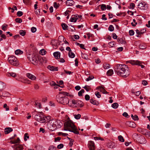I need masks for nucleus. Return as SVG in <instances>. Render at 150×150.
<instances>
[{"instance_id":"f257e3e1","label":"nucleus","mask_w":150,"mask_h":150,"mask_svg":"<svg viewBox=\"0 0 150 150\" xmlns=\"http://www.w3.org/2000/svg\"><path fill=\"white\" fill-rule=\"evenodd\" d=\"M115 71L117 75L127 77L130 74L128 67L125 64H117L115 69Z\"/></svg>"},{"instance_id":"f03ea898","label":"nucleus","mask_w":150,"mask_h":150,"mask_svg":"<svg viewBox=\"0 0 150 150\" xmlns=\"http://www.w3.org/2000/svg\"><path fill=\"white\" fill-rule=\"evenodd\" d=\"M69 94V93L67 92H59V94L56 96V100L58 102L64 105H66L69 102V98L67 97Z\"/></svg>"},{"instance_id":"7ed1b4c3","label":"nucleus","mask_w":150,"mask_h":150,"mask_svg":"<svg viewBox=\"0 0 150 150\" xmlns=\"http://www.w3.org/2000/svg\"><path fill=\"white\" fill-rule=\"evenodd\" d=\"M65 130L69 131L76 134H79V132L76 130V128L74 123L71 120L65 122L64 124Z\"/></svg>"},{"instance_id":"20e7f679","label":"nucleus","mask_w":150,"mask_h":150,"mask_svg":"<svg viewBox=\"0 0 150 150\" xmlns=\"http://www.w3.org/2000/svg\"><path fill=\"white\" fill-rule=\"evenodd\" d=\"M8 60L11 64L14 66H18L19 65L18 60L14 56H12L9 57Z\"/></svg>"},{"instance_id":"39448f33","label":"nucleus","mask_w":150,"mask_h":150,"mask_svg":"<svg viewBox=\"0 0 150 150\" xmlns=\"http://www.w3.org/2000/svg\"><path fill=\"white\" fill-rule=\"evenodd\" d=\"M35 119L41 123H44L45 122V118L44 116L41 113H37L34 116Z\"/></svg>"},{"instance_id":"423d86ee","label":"nucleus","mask_w":150,"mask_h":150,"mask_svg":"<svg viewBox=\"0 0 150 150\" xmlns=\"http://www.w3.org/2000/svg\"><path fill=\"white\" fill-rule=\"evenodd\" d=\"M54 121V119L49 121L47 124V127L50 130L53 131L56 129V127L55 126Z\"/></svg>"},{"instance_id":"0eeeda50","label":"nucleus","mask_w":150,"mask_h":150,"mask_svg":"<svg viewBox=\"0 0 150 150\" xmlns=\"http://www.w3.org/2000/svg\"><path fill=\"white\" fill-rule=\"evenodd\" d=\"M127 63H129L132 65H139L142 68H144V66L141 64H142V62L139 60H129L128 61L126 62Z\"/></svg>"},{"instance_id":"6e6552de","label":"nucleus","mask_w":150,"mask_h":150,"mask_svg":"<svg viewBox=\"0 0 150 150\" xmlns=\"http://www.w3.org/2000/svg\"><path fill=\"white\" fill-rule=\"evenodd\" d=\"M10 142L12 144H15L13 146L14 150H19V137L14 141H11Z\"/></svg>"},{"instance_id":"1a4fd4ad","label":"nucleus","mask_w":150,"mask_h":150,"mask_svg":"<svg viewBox=\"0 0 150 150\" xmlns=\"http://www.w3.org/2000/svg\"><path fill=\"white\" fill-rule=\"evenodd\" d=\"M28 58L30 62H31L33 64L36 65L37 64L38 61L35 55H30V56L28 57Z\"/></svg>"},{"instance_id":"9d476101","label":"nucleus","mask_w":150,"mask_h":150,"mask_svg":"<svg viewBox=\"0 0 150 150\" xmlns=\"http://www.w3.org/2000/svg\"><path fill=\"white\" fill-rule=\"evenodd\" d=\"M138 8L141 10H146L147 9V5L144 2L140 3L138 5Z\"/></svg>"},{"instance_id":"9b49d317","label":"nucleus","mask_w":150,"mask_h":150,"mask_svg":"<svg viewBox=\"0 0 150 150\" xmlns=\"http://www.w3.org/2000/svg\"><path fill=\"white\" fill-rule=\"evenodd\" d=\"M54 124L55 126L56 127V129L57 128H59L62 126L63 124L62 122L59 120H57L55 119H54Z\"/></svg>"},{"instance_id":"f8f14e48","label":"nucleus","mask_w":150,"mask_h":150,"mask_svg":"<svg viewBox=\"0 0 150 150\" xmlns=\"http://www.w3.org/2000/svg\"><path fill=\"white\" fill-rule=\"evenodd\" d=\"M88 146L90 150H95V146L93 142L90 141L88 144Z\"/></svg>"},{"instance_id":"ddd939ff","label":"nucleus","mask_w":150,"mask_h":150,"mask_svg":"<svg viewBox=\"0 0 150 150\" xmlns=\"http://www.w3.org/2000/svg\"><path fill=\"white\" fill-rule=\"evenodd\" d=\"M26 76L30 79L35 81L36 79V77L30 73H28L26 74Z\"/></svg>"},{"instance_id":"4468645a","label":"nucleus","mask_w":150,"mask_h":150,"mask_svg":"<svg viewBox=\"0 0 150 150\" xmlns=\"http://www.w3.org/2000/svg\"><path fill=\"white\" fill-rule=\"evenodd\" d=\"M47 68L50 70L52 71H57L58 70V68L57 67H55L51 65L48 66Z\"/></svg>"},{"instance_id":"2eb2a0df","label":"nucleus","mask_w":150,"mask_h":150,"mask_svg":"<svg viewBox=\"0 0 150 150\" xmlns=\"http://www.w3.org/2000/svg\"><path fill=\"white\" fill-rule=\"evenodd\" d=\"M107 146L108 148L111 149H112L115 147V143L111 142L108 143Z\"/></svg>"},{"instance_id":"dca6fc26","label":"nucleus","mask_w":150,"mask_h":150,"mask_svg":"<svg viewBox=\"0 0 150 150\" xmlns=\"http://www.w3.org/2000/svg\"><path fill=\"white\" fill-rule=\"evenodd\" d=\"M146 129H144L141 128H138L137 129V131L141 134L144 135L146 132Z\"/></svg>"},{"instance_id":"f3484780","label":"nucleus","mask_w":150,"mask_h":150,"mask_svg":"<svg viewBox=\"0 0 150 150\" xmlns=\"http://www.w3.org/2000/svg\"><path fill=\"white\" fill-rule=\"evenodd\" d=\"M74 4V2L72 0H68L67 1L66 4L67 6H72Z\"/></svg>"},{"instance_id":"a211bd4d","label":"nucleus","mask_w":150,"mask_h":150,"mask_svg":"<svg viewBox=\"0 0 150 150\" xmlns=\"http://www.w3.org/2000/svg\"><path fill=\"white\" fill-rule=\"evenodd\" d=\"M13 131V129L11 127H6L4 129V133L7 134Z\"/></svg>"},{"instance_id":"6ab92c4d","label":"nucleus","mask_w":150,"mask_h":150,"mask_svg":"<svg viewBox=\"0 0 150 150\" xmlns=\"http://www.w3.org/2000/svg\"><path fill=\"white\" fill-rule=\"evenodd\" d=\"M50 84L51 86H54V88L55 89L57 88L60 87V86L57 84L54 81L50 82Z\"/></svg>"},{"instance_id":"aec40b11","label":"nucleus","mask_w":150,"mask_h":150,"mask_svg":"<svg viewBox=\"0 0 150 150\" xmlns=\"http://www.w3.org/2000/svg\"><path fill=\"white\" fill-rule=\"evenodd\" d=\"M53 55L56 59H58L60 57V53L59 52H56L54 53Z\"/></svg>"},{"instance_id":"412c9836","label":"nucleus","mask_w":150,"mask_h":150,"mask_svg":"<svg viewBox=\"0 0 150 150\" xmlns=\"http://www.w3.org/2000/svg\"><path fill=\"white\" fill-rule=\"evenodd\" d=\"M6 85L4 83L0 81V91H2L5 88Z\"/></svg>"},{"instance_id":"4be33fe9","label":"nucleus","mask_w":150,"mask_h":150,"mask_svg":"<svg viewBox=\"0 0 150 150\" xmlns=\"http://www.w3.org/2000/svg\"><path fill=\"white\" fill-rule=\"evenodd\" d=\"M76 107H82L83 106V104L82 101L80 100H77Z\"/></svg>"},{"instance_id":"5701e85b","label":"nucleus","mask_w":150,"mask_h":150,"mask_svg":"<svg viewBox=\"0 0 150 150\" xmlns=\"http://www.w3.org/2000/svg\"><path fill=\"white\" fill-rule=\"evenodd\" d=\"M77 19V18L76 16H75V15H72L70 19V21L71 22H75Z\"/></svg>"},{"instance_id":"b1692460","label":"nucleus","mask_w":150,"mask_h":150,"mask_svg":"<svg viewBox=\"0 0 150 150\" xmlns=\"http://www.w3.org/2000/svg\"><path fill=\"white\" fill-rule=\"evenodd\" d=\"M6 75L8 76H12L13 77H15L16 76V73L13 72H8L6 74Z\"/></svg>"},{"instance_id":"393cba45","label":"nucleus","mask_w":150,"mask_h":150,"mask_svg":"<svg viewBox=\"0 0 150 150\" xmlns=\"http://www.w3.org/2000/svg\"><path fill=\"white\" fill-rule=\"evenodd\" d=\"M76 101L77 100H76L74 99H71V100H70V103H71L72 104L71 105L72 106H74L75 107H76Z\"/></svg>"},{"instance_id":"a878e982","label":"nucleus","mask_w":150,"mask_h":150,"mask_svg":"<svg viewBox=\"0 0 150 150\" xmlns=\"http://www.w3.org/2000/svg\"><path fill=\"white\" fill-rule=\"evenodd\" d=\"M139 143L140 144H144L146 143V140L144 137H142L140 139Z\"/></svg>"},{"instance_id":"bb28decb","label":"nucleus","mask_w":150,"mask_h":150,"mask_svg":"<svg viewBox=\"0 0 150 150\" xmlns=\"http://www.w3.org/2000/svg\"><path fill=\"white\" fill-rule=\"evenodd\" d=\"M81 55L82 58L85 59H88V56L86 54L81 52Z\"/></svg>"},{"instance_id":"cd10ccee","label":"nucleus","mask_w":150,"mask_h":150,"mask_svg":"<svg viewBox=\"0 0 150 150\" xmlns=\"http://www.w3.org/2000/svg\"><path fill=\"white\" fill-rule=\"evenodd\" d=\"M107 74L109 76H111L113 74V71L112 69L109 70L107 73Z\"/></svg>"},{"instance_id":"c85d7f7f","label":"nucleus","mask_w":150,"mask_h":150,"mask_svg":"<svg viewBox=\"0 0 150 150\" xmlns=\"http://www.w3.org/2000/svg\"><path fill=\"white\" fill-rule=\"evenodd\" d=\"M90 102L91 103L95 105H97L98 104V102L97 101L92 99H90Z\"/></svg>"},{"instance_id":"c756f323","label":"nucleus","mask_w":150,"mask_h":150,"mask_svg":"<svg viewBox=\"0 0 150 150\" xmlns=\"http://www.w3.org/2000/svg\"><path fill=\"white\" fill-rule=\"evenodd\" d=\"M62 26L63 30H66L68 29L67 28L68 27V26L66 24L62 23Z\"/></svg>"},{"instance_id":"7c9ffc66","label":"nucleus","mask_w":150,"mask_h":150,"mask_svg":"<svg viewBox=\"0 0 150 150\" xmlns=\"http://www.w3.org/2000/svg\"><path fill=\"white\" fill-rule=\"evenodd\" d=\"M0 92V97L2 98V97H5V95H6L7 92L6 91H1Z\"/></svg>"},{"instance_id":"2f4dec72","label":"nucleus","mask_w":150,"mask_h":150,"mask_svg":"<svg viewBox=\"0 0 150 150\" xmlns=\"http://www.w3.org/2000/svg\"><path fill=\"white\" fill-rule=\"evenodd\" d=\"M35 105L36 107L39 108H41V105L40 103H39L37 101L35 102Z\"/></svg>"},{"instance_id":"473e14b6","label":"nucleus","mask_w":150,"mask_h":150,"mask_svg":"<svg viewBox=\"0 0 150 150\" xmlns=\"http://www.w3.org/2000/svg\"><path fill=\"white\" fill-rule=\"evenodd\" d=\"M119 140L121 142H124L125 141V139L121 135H119L118 137Z\"/></svg>"},{"instance_id":"72a5a7b5","label":"nucleus","mask_w":150,"mask_h":150,"mask_svg":"<svg viewBox=\"0 0 150 150\" xmlns=\"http://www.w3.org/2000/svg\"><path fill=\"white\" fill-rule=\"evenodd\" d=\"M118 106V104L117 103H115L112 105V107L114 109H117Z\"/></svg>"},{"instance_id":"f704fd0d","label":"nucleus","mask_w":150,"mask_h":150,"mask_svg":"<svg viewBox=\"0 0 150 150\" xmlns=\"http://www.w3.org/2000/svg\"><path fill=\"white\" fill-rule=\"evenodd\" d=\"M129 126V127L133 128H134L136 126L135 124L133 122H130Z\"/></svg>"},{"instance_id":"c9c22d12","label":"nucleus","mask_w":150,"mask_h":150,"mask_svg":"<svg viewBox=\"0 0 150 150\" xmlns=\"http://www.w3.org/2000/svg\"><path fill=\"white\" fill-rule=\"evenodd\" d=\"M68 55L69 57L71 58H73L75 57V54L71 52V51L70 52H69Z\"/></svg>"},{"instance_id":"e433bc0d","label":"nucleus","mask_w":150,"mask_h":150,"mask_svg":"<svg viewBox=\"0 0 150 150\" xmlns=\"http://www.w3.org/2000/svg\"><path fill=\"white\" fill-rule=\"evenodd\" d=\"M26 34L25 30H20L19 31V34L22 36H24Z\"/></svg>"},{"instance_id":"4c0bfd02","label":"nucleus","mask_w":150,"mask_h":150,"mask_svg":"<svg viewBox=\"0 0 150 150\" xmlns=\"http://www.w3.org/2000/svg\"><path fill=\"white\" fill-rule=\"evenodd\" d=\"M144 135H145L146 137L150 139V132H148L147 131V130H146V132L145 133V134H144Z\"/></svg>"},{"instance_id":"58836bf2","label":"nucleus","mask_w":150,"mask_h":150,"mask_svg":"<svg viewBox=\"0 0 150 150\" xmlns=\"http://www.w3.org/2000/svg\"><path fill=\"white\" fill-rule=\"evenodd\" d=\"M46 51L44 49L41 50L39 52L42 55H44L45 54Z\"/></svg>"},{"instance_id":"ea45409f","label":"nucleus","mask_w":150,"mask_h":150,"mask_svg":"<svg viewBox=\"0 0 150 150\" xmlns=\"http://www.w3.org/2000/svg\"><path fill=\"white\" fill-rule=\"evenodd\" d=\"M85 91L84 89H82L78 93V96H82V94L84 93Z\"/></svg>"},{"instance_id":"a19ab883","label":"nucleus","mask_w":150,"mask_h":150,"mask_svg":"<svg viewBox=\"0 0 150 150\" xmlns=\"http://www.w3.org/2000/svg\"><path fill=\"white\" fill-rule=\"evenodd\" d=\"M94 78L93 76H89L88 78L86 79L85 80L86 81H88L91 80H92Z\"/></svg>"},{"instance_id":"79ce46f5","label":"nucleus","mask_w":150,"mask_h":150,"mask_svg":"<svg viewBox=\"0 0 150 150\" xmlns=\"http://www.w3.org/2000/svg\"><path fill=\"white\" fill-rule=\"evenodd\" d=\"M146 47L145 44H141L139 46V48L140 49H144L146 48Z\"/></svg>"},{"instance_id":"37998d69","label":"nucleus","mask_w":150,"mask_h":150,"mask_svg":"<svg viewBox=\"0 0 150 150\" xmlns=\"http://www.w3.org/2000/svg\"><path fill=\"white\" fill-rule=\"evenodd\" d=\"M56 41L55 40H54L53 41V42H52V45H54L55 47H57L58 45H59V43H58L57 42H56Z\"/></svg>"},{"instance_id":"c03bdc74","label":"nucleus","mask_w":150,"mask_h":150,"mask_svg":"<svg viewBox=\"0 0 150 150\" xmlns=\"http://www.w3.org/2000/svg\"><path fill=\"white\" fill-rule=\"evenodd\" d=\"M3 107L4 109H5L6 111H8L9 110V107L7 106L6 104L5 103Z\"/></svg>"},{"instance_id":"a18cd8bd","label":"nucleus","mask_w":150,"mask_h":150,"mask_svg":"<svg viewBox=\"0 0 150 150\" xmlns=\"http://www.w3.org/2000/svg\"><path fill=\"white\" fill-rule=\"evenodd\" d=\"M133 21L134 24L132 22L131 23V24L133 26L135 27L136 26V25L137 24V22H136V20L135 19H133Z\"/></svg>"},{"instance_id":"49530a36","label":"nucleus","mask_w":150,"mask_h":150,"mask_svg":"<svg viewBox=\"0 0 150 150\" xmlns=\"http://www.w3.org/2000/svg\"><path fill=\"white\" fill-rule=\"evenodd\" d=\"M95 94L98 98H100L101 97V96L99 92H96L95 93Z\"/></svg>"},{"instance_id":"de8ad7c7","label":"nucleus","mask_w":150,"mask_h":150,"mask_svg":"<svg viewBox=\"0 0 150 150\" xmlns=\"http://www.w3.org/2000/svg\"><path fill=\"white\" fill-rule=\"evenodd\" d=\"M114 27H113V26L112 25H110L108 28V30H109L110 31H112L114 30Z\"/></svg>"},{"instance_id":"09e8293b","label":"nucleus","mask_w":150,"mask_h":150,"mask_svg":"<svg viewBox=\"0 0 150 150\" xmlns=\"http://www.w3.org/2000/svg\"><path fill=\"white\" fill-rule=\"evenodd\" d=\"M48 150H57V149L54 146H50Z\"/></svg>"},{"instance_id":"8fccbe9b","label":"nucleus","mask_w":150,"mask_h":150,"mask_svg":"<svg viewBox=\"0 0 150 150\" xmlns=\"http://www.w3.org/2000/svg\"><path fill=\"white\" fill-rule=\"evenodd\" d=\"M74 118L77 120L79 119L81 117V115L80 114H78L77 115H75Z\"/></svg>"},{"instance_id":"3c124183","label":"nucleus","mask_w":150,"mask_h":150,"mask_svg":"<svg viewBox=\"0 0 150 150\" xmlns=\"http://www.w3.org/2000/svg\"><path fill=\"white\" fill-rule=\"evenodd\" d=\"M94 139L95 140H103V138H102L100 137H93Z\"/></svg>"},{"instance_id":"603ef678","label":"nucleus","mask_w":150,"mask_h":150,"mask_svg":"<svg viewBox=\"0 0 150 150\" xmlns=\"http://www.w3.org/2000/svg\"><path fill=\"white\" fill-rule=\"evenodd\" d=\"M101 9L102 10H104L106 9V6L105 5L103 4L101 5Z\"/></svg>"},{"instance_id":"864d4df0","label":"nucleus","mask_w":150,"mask_h":150,"mask_svg":"<svg viewBox=\"0 0 150 150\" xmlns=\"http://www.w3.org/2000/svg\"><path fill=\"white\" fill-rule=\"evenodd\" d=\"M109 65L108 64H103V67L105 69H107L109 68Z\"/></svg>"},{"instance_id":"5fc2aeb1","label":"nucleus","mask_w":150,"mask_h":150,"mask_svg":"<svg viewBox=\"0 0 150 150\" xmlns=\"http://www.w3.org/2000/svg\"><path fill=\"white\" fill-rule=\"evenodd\" d=\"M100 91L102 92L103 94H107L108 93V92L105 91L104 88H103L101 90H100Z\"/></svg>"},{"instance_id":"6e6d98bb","label":"nucleus","mask_w":150,"mask_h":150,"mask_svg":"<svg viewBox=\"0 0 150 150\" xmlns=\"http://www.w3.org/2000/svg\"><path fill=\"white\" fill-rule=\"evenodd\" d=\"M7 27L8 25H2V29L4 31H5L6 30V28Z\"/></svg>"},{"instance_id":"4d7b16f0","label":"nucleus","mask_w":150,"mask_h":150,"mask_svg":"<svg viewBox=\"0 0 150 150\" xmlns=\"http://www.w3.org/2000/svg\"><path fill=\"white\" fill-rule=\"evenodd\" d=\"M134 32L133 30H130L129 31V35L130 36H132L134 34Z\"/></svg>"},{"instance_id":"13d9d810","label":"nucleus","mask_w":150,"mask_h":150,"mask_svg":"<svg viewBox=\"0 0 150 150\" xmlns=\"http://www.w3.org/2000/svg\"><path fill=\"white\" fill-rule=\"evenodd\" d=\"M45 118V120H47V122H48L52 120L51 117L50 116H47L46 117H44Z\"/></svg>"},{"instance_id":"bf43d9fd","label":"nucleus","mask_w":150,"mask_h":150,"mask_svg":"<svg viewBox=\"0 0 150 150\" xmlns=\"http://www.w3.org/2000/svg\"><path fill=\"white\" fill-rule=\"evenodd\" d=\"M90 98V96L88 94L86 95L85 96V99L86 100H88Z\"/></svg>"},{"instance_id":"052dcab7","label":"nucleus","mask_w":150,"mask_h":150,"mask_svg":"<svg viewBox=\"0 0 150 150\" xmlns=\"http://www.w3.org/2000/svg\"><path fill=\"white\" fill-rule=\"evenodd\" d=\"M28 134L27 133H25L24 135V140L25 141H26L27 140V139L29 138V136L27 135Z\"/></svg>"},{"instance_id":"680f3d73","label":"nucleus","mask_w":150,"mask_h":150,"mask_svg":"<svg viewBox=\"0 0 150 150\" xmlns=\"http://www.w3.org/2000/svg\"><path fill=\"white\" fill-rule=\"evenodd\" d=\"M60 40H63L64 41V37L62 36H59V37H58V40L60 42H62V41H60Z\"/></svg>"},{"instance_id":"e2e57ef3","label":"nucleus","mask_w":150,"mask_h":150,"mask_svg":"<svg viewBox=\"0 0 150 150\" xmlns=\"http://www.w3.org/2000/svg\"><path fill=\"white\" fill-rule=\"evenodd\" d=\"M31 31L33 33H35L36 31V28L35 27H32L31 29Z\"/></svg>"},{"instance_id":"0e129e2a","label":"nucleus","mask_w":150,"mask_h":150,"mask_svg":"<svg viewBox=\"0 0 150 150\" xmlns=\"http://www.w3.org/2000/svg\"><path fill=\"white\" fill-rule=\"evenodd\" d=\"M64 146V145L62 144H60L58 145L57 146V148L59 149H61Z\"/></svg>"},{"instance_id":"69168bd1","label":"nucleus","mask_w":150,"mask_h":150,"mask_svg":"<svg viewBox=\"0 0 150 150\" xmlns=\"http://www.w3.org/2000/svg\"><path fill=\"white\" fill-rule=\"evenodd\" d=\"M135 6V5L134 3H132L130 4V8L133 9L134 8Z\"/></svg>"},{"instance_id":"338daca9","label":"nucleus","mask_w":150,"mask_h":150,"mask_svg":"<svg viewBox=\"0 0 150 150\" xmlns=\"http://www.w3.org/2000/svg\"><path fill=\"white\" fill-rule=\"evenodd\" d=\"M122 115L125 117H127V118H128L129 117V115H128V114H127V113L126 112H124L123 114H122Z\"/></svg>"},{"instance_id":"774afa93","label":"nucleus","mask_w":150,"mask_h":150,"mask_svg":"<svg viewBox=\"0 0 150 150\" xmlns=\"http://www.w3.org/2000/svg\"><path fill=\"white\" fill-rule=\"evenodd\" d=\"M133 119L135 121L138 120L139 119L138 116L137 115H135L133 118Z\"/></svg>"}]
</instances>
